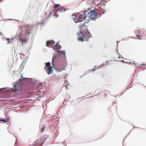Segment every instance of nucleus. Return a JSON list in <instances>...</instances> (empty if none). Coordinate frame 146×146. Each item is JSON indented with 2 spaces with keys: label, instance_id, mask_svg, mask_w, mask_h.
Segmentation results:
<instances>
[{
  "label": "nucleus",
  "instance_id": "1",
  "mask_svg": "<svg viewBox=\"0 0 146 146\" xmlns=\"http://www.w3.org/2000/svg\"><path fill=\"white\" fill-rule=\"evenodd\" d=\"M89 13L94 14H97V13L95 12V10H91L90 12L87 11H81L77 14H73L72 15L73 18L75 22L78 23L83 21L84 19L86 20V14H89Z\"/></svg>",
  "mask_w": 146,
  "mask_h": 146
},
{
  "label": "nucleus",
  "instance_id": "2",
  "mask_svg": "<svg viewBox=\"0 0 146 146\" xmlns=\"http://www.w3.org/2000/svg\"><path fill=\"white\" fill-rule=\"evenodd\" d=\"M77 35H78V40L81 41H83L84 40L88 41V38L91 36L90 33L86 28H85L79 29Z\"/></svg>",
  "mask_w": 146,
  "mask_h": 146
},
{
  "label": "nucleus",
  "instance_id": "3",
  "mask_svg": "<svg viewBox=\"0 0 146 146\" xmlns=\"http://www.w3.org/2000/svg\"><path fill=\"white\" fill-rule=\"evenodd\" d=\"M46 45L49 47L53 48V49L54 51L56 50V51L58 52V54L59 55H62L64 57L66 58V54L65 52H63L61 50L58 51V50L61 49V47L60 45H59L58 43H57L55 44V42L53 40H49L48 41L46 42Z\"/></svg>",
  "mask_w": 146,
  "mask_h": 146
},
{
  "label": "nucleus",
  "instance_id": "4",
  "mask_svg": "<svg viewBox=\"0 0 146 146\" xmlns=\"http://www.w3.org/2000/svg\"><path fill=\"white\" fill-rule=\"evenodd\" d=\"M50 63L49 62L46 63V67L48 68L47 69H46V68H44L46 73L48 74H52L53 71L52 68L50 67Z\"/></svg>",
  "mask_w": 146,
  "mask_h": 146
},
{
  "label": "nucleus",
  "instance_id": "5",
  "mask_svg": "<svg viewBox=\"0 0 146 146\" xmlns=\"http://www.w3.org/2000/svg\"><path fill=\"white\" fill-rule=\"evenodd\" d=\"M28 35L26 33H25V35H22L21 34L19 39L22 43H24L27 41L28 40Z\"/></svg>",
  "mask_w": 146,
  "mask_h": 146
},
{
  "label": "nucleus",
  "instance_id": "6",
  "mask_svg": "<svg viewBox=\"0 0 146 146\" xmlns=\"http://www.w3.org/2000/svg\"><path fill=\"white\" fill-rule=\"evenodd\" d=\"M14 88H11L9 90V91H7V92H9L11 91L12 92H15L18 91V89L21 87V86L19 85H18V83H17L16 85H14Z\"/></svg>",
  "mask_w": 146,
  "mask_h": 146
},
{
  "label": "nucleus",
  "instance_id": "7",
  "mask_svg": "<svg viewBox=\"0 0 146 146\" xmlns=\"http://www.w3.org/2000/svg\"><path fill=\"white\" fill-rule=\"evenodd\" d=\"M26 30L25 33L29 35L31 33L33 27L31 25H27L26 27Z\"/></svg>",
  "mask_w": 146,
  "mask_h": 146
},
{
  "label": "nucleus",
  "instance_id": "8",
  "mask_svg": "<svg viewBox=\"0 0 146 146\" xmlns=\"http://www.w3.org/2000/svg\"><path fill=\"white\" fill-rule=\"evenodd\" d=\"M97 14H92V13H90L89 15L90 19L91 20H95L96 19Z\"/></svg>",
  "mask_w": 146,
  "mask_h": 146
},
{
  "label": "nucleus",
  "instance_id": "9",
  "mask_svg": "<svg viewBox=\"0 0 146 146\" xmlns=\"http://www.w3.org/2000/svg\"><path fill=\"white\" fill-rule=\"evenodd\" d=\"M66 10L64 9L63 7H61L59 9L57 10L56 12H62L63 11L64 12Z\"/></svg>",
  "mask_w": 146,
  "mask_h": 146
},
{
  "label": "nucleus",
  "instance_id": "10",
  "mask_svg": "<svg viewBox=\"0 0 146 146\" xmlns=\"http://www.w3.org/2000/svg\"><path fill=\"white\" fill-rule=\"evenodd\" d=\"M14 38H8L7 40V41H8V43H10L12 41L14 40Z\"/></svg>",
  "mask_w": 146,
  "mask_h": 146
},
{
  "label": "nucleus",
  "instance_id": "11",
  "mask_svg": "<svg viewBox=\"0 0 146 146\" xmlns=\"http://www.w3.org/2000/svg\"><path fill=\"white\" fill-rule=\"evenodd\" d=\"M56 56H57L56 55H54V56L52 58V64L53 66H54V64H53L55 58H56Z\"/></svg>",
  "mask_w": 146,
  "mask_h": 146
},
{
  "label": "nucleus",
  "instance_id": "12",
  "mask_svg": "<svg viewBox=\"0 0 146 146\" xmlns=\"http://www.w3.org/2000/svg\"><path fill=\"white\" fill-rule=\"evenodd\" d=\"M60 6V5L59 4H56L54 5V7L55 8H56L59 7Z\"/></svg>",
  "mask_w": 146,
  "mask_h": 146
},
{
  "label": "nucleus",
  "instance_id": "13",
  "mask_svg": "<svg viewBox=\"0 0 146 146\" xmlns=\"http://www.w3.org/2000/svg\"><path fill=\"white\" fill-rule=\"evenodd\" d=\"M0 121H2L4 122H7L8 121V120L7 119H0Z\"/></svg>",
  "mask_w": 146,
  "mask_h": 146
},
{
  "label": "nucleus",
  "instance_id": "14",
  "mask_svg": "<svg viewBox=\"0 0 146 146\" xmlns=\"http://www.w3.org/2000/svg\"><path fill=\"white\" fill-rule=\"evenodd\" d=\"M67 83H65L64 84V85H65V87L66 88V89L67 90L69 88V87H68V85H67Z\"/></svg>",
  "mask_w": 146,
  "mask_h": 146
},
{
  "label": "nucleus",
  "instance_id": "15",
  "mask_svg": "<svg viewBox=\"0 0 146 146\" xmlns=\"http://www.w3.org/2000/svg\"><path fill=\"white\" fill-rule=\"evenodd\" d=\"M22 75H23V74H21V78L19 80H22V79H23L24 78H23V77L22 76Z\"/></svg>",
  "mask_w": 146,
  "mask_h": 146
},
{
  "label": "nucleus",
  "instance_id": "16",
  "mask_svg": "<svg viewBox=\"0 0 146 146\" xmlns=\"http://www.w3.org/2000/svg\"><path fill=\"white\" fill-rule=\"evenodd\" d=\"M133 64H134L135 66H138L139 64L137 63H135V62H133Z\"/></svg>",
  "mask_w": 146,
  "mask_h": 146
},
{
  "label": "nucleus",
  "instance_id": "17",
  "mask_svg": "<svg viewBox=\"0 0 146 146\" xmlns=\"http://www.w3.org/2000/svg\"><path fill=\"white\" fill-rule=\"evenodd\" d=\"M103 65H104V64H102L101 65H100V66H99V67H98V68H99V67H100H100H102L103 66Z\"/></svg>",
  "mask_w": 146,
  "mask_h": 146
},
{
  "label": "nucleus",
  "instance_id": "18",
  "mask_svg": "<svg viewBox=\"0 0 146 146\" xmlns=\"http://www.w3.org/2000/svg\"><path fill=\"white\" fill-rule=\"evenodd\" d=\"M38 140H36V144H40V143H39V142H38Z\"/></svg>",
  "mask_w": 146,
  "mask_h": 146
},
{
  "label": "nucleus",
  "instance_id": "19",
  "mask_svg": "<svg viewBox=\"0 0 146 146\" xmlns=\"http://www.w3.org/2000/svg\"><path fill=\"white\" fill-rule=\"evenodd\" d=\"M44 130V129L43 128H42L41 130V131L42 132H43Z\"/></svg>",
  "mask_w": 146,
  "mask_h": 146
},
{
  "label": "nucleus",
  "instance_id": "20",
  "mask_svg": "<svg viewBox=\"0 0 146 146\" xmlns=\"http://www.w3.org/2000/svg\"><path fill=\"white\" fill-rule=\"evenodd\" d=\"M51 14H52V13H51V12L49 14V17H50V15H51Z\"/></svg>",
  "mask_w": 146,
  "mask_h": 146
},
{
  "label": "nucleus",
  "instance_id": "21",
  "mask_svg": "<svg viewBox=\"0 0 146 146\" xmlns=\"http://www.w3.org/2000/svg\"><path fill=\"white\" fill-rule=\"evenodd\" d=\"M12 19H6L5 20H12Z\"/></svg>",
  "mask_w": 146,
  "mask_h": 146
},
{
  "label": "nucleus",
  "instance_id": "22",
  "mask_svg": "<svg viewBox=\"0 0 146 146\" xmlns=\"http://www.w3.org/2000/svg\"><path fill=\"white\" fill-rule=\"evenodd\" d=\"M55 16H56V17H57L58 16V15H56Z\"/></svg>",
  "mask_w": 146,
  "mask_h": 146
},
{
  "label": "nucleus",
  "instance_id": "23",
  "mask_svg": "<svg viewBox=\"0 0 146 146\" xmlns=\"http://www.w3.org/2000/svg\"><path fill=\"white\" fill-rule=\"evenodd\" d=\"M5 89V88H2L0 89V90H1L2 89Z\"/></svg>",
  "mask_w": 146,
  "mask_h": 146
},
{
  "label": "nucleus",
  "instance_id": "24",
  "mask_svg": "<svg viewBox=\"0 0 146 146\" xmlns=\"http://www.w3.org/2000/svg\"><path fill=\"white\" fill-rule=\"evenodd\" d=\"M21 55H23V56H25V54H23L21 53Z\"/></svg>",
  "mask_w": 146,
  "mask_h": 146
},
{
  "label": "nucleus",
  "instance_id": "25",
  "mask_svg": "<svg viewBox=\"0 0 146 146\" xmlns=\"http://www.w3.org/2000/svg\"><path fill=\"white\" fill-rule=\"evenodd\" d=\"M24 27L22 28V30H23V29H24Z\"/></svg>",
  "mask_w": 146,
  "mask_h": 146
},
{
  "label": "nucleus",
  "instance_id": "26",
  "mask_svg": "<svg viewBox=\"0 0 146 146\" xmlns=\"http://www.w3.org/2000/svg\"><path fill=\"white\" fill-rule=\"evenodd\" d=\"M1 35V32H0V35Z\"/></svg>",
  "mask_w": 146,
  "mask_h": 146
},
{
  "label": "nucleus",
  "instance_id": "27",
  "mask_svg": "<svg viewBox=\"0 0 146 146\" xmlns=\"http://www.w3.org/2000/svg\"><path fill=\"white\" fill-rule=\"evenodd\" d=\"M129 62L130 63H131V62Z\"/></svg>",
  "mask_w": 146,
  "mask_h": 146
},
{
  "label": "nucleus",
  "instance_id": "28",
  "mask_svg": "<svg viewBox=\"0 0 146 146\" xmlns=\"http://www.w3.org/2000/svg\"><path fill=\"white\" fill-rule=\"evenodd\" d=\"M94 71H95V69H94Z\"/></svg>",
  "mask_w": 146,
  "mask_h": 146
},
{
  "label": "nucleus",
  "instance_id": "29",
  "mask_svg": "<svg viewBox=\"0 0 146 146\" xmlns=\"http://www.w3.org/2000/svg\"><path fill=\"white\" fill-rule=\"evenodd\" d=\"M3 92H5V91H4Z\"/></svg>",
  "mask_w": 146,
  "mask_h": 146
},
{
  "label": "nucleus",
  "instance_id": "30",
  "mask_svg": "<svg viewBox=\"0 0 146 146\" xmlns=\"http://www.w3.org/2000/svg\"><path fill=\"white\" fill-rule=\"evenodd\" d=\"M95 68H96V67Z\"/></svg>",
  "mask_w": 146,
  "mask_h": 146
}]
</instances>
